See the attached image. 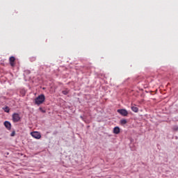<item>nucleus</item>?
<instances>
[{
	"label": "nucleus",
	"mask_w": 178,
	"mask_h": 178,
	"mask_svg": "<svg viewBox=\"0 0 178 178\" xmlns=\"http://www.w3.org/2000/svg\"><path fill=\"white\" fill-rule=\"evenodd\" d=\"M117 112L122 116H127V115H129V112L126 109H118Z\"/></svg>",
	"instance_id": "nucleus-4"
},
{
	"label": "nucleus",
	"mask_w": 178,
	"mask_h": 178,
	"mask_svg": "<svg viewBox=\"0 0 178 178\" xmlns=\"http://www.w3.org/2000/svg\"><path fill=\"white\" fill-rule=\"evenodd\" d=\"M12 118L13 122H14V123H17V122L20 121V115H19V113H13Z\"/></svg>",
	"instance_id": "nucleus-2"
},
{
	"label": "nucleus",
	"mask_w": 178,
	"mask_h": 178,
	"mask_svg": "<svg viewBox=\"0 0 178 178\" xmlns=\"http://www.w3.org/2000/svg\"><path fill=\"white\" fill-rule=\"evenodd\" d=\"M68 93H69V90H67L63 91V94L64 95H67Z\"/></svg>",
	"instance_id": "nucleus-11"
},
{
	"label": "nucleus",
	"mask_w": 178,
	"mask_h": 178,
	"mask_svg": "<svg viewBox=\"0 0 178 178\" xmlns=\"http://www.w3.org/2000/svg\"><path fill=\"white\" fill-rule=\"evenodd\" d=\"M3 111L4 112H6V113H9L10 109L8 106H6L5 108H3Z\"/></svg>",
	"instance_id": "nucleus-9"
},
{
	"label": "nucleus",
	"mask_w": 178,
	"mask_h": 178,
	"mask_svg": "<svg viewBox=\"0 0 178 178\" xmlns=\"http://www.w3.org/2000/svg\"><path fill=\"white\" fill-rule=\"evenodd\" d=\"M15 60H16V58H15L14 56H11L9 58L10 64L12 67H15Z\"/></svg>",
	"instance_id": "nucleus-6"
},
{
	"label": "nucleus",
	"mask_w": 178,
	"mask_h": 178,
	"mask_svg": "<svg viewBox=\"0 0 178 178\" xmlns=\"http://www.w3.org/2000/svg\"><path fill=\"white\" fill-rule=\"evenodd\" d=\"M120 133V128L119 127H115L113 128V134H119Z\"/></svg>",
	"instance_id": "nucleus-7"
},
{
	"label": "nucleus",
	"mask_w": 178,
	"mask_h": 178,
	"mask_svg": "<svg viewBox=\"0 0 178 178\" xmlns=\"http://www.w3.org/2000/svg\"><path fill=\"white\" fill-rule=\"evenodd\" d=\"M131 111H133V112H135V113H137V112H138V108L134 106H132L131 107Z\"/></svg>",
	"instance_id": "nucleus-8"
},
{
	"label": "nucleus",
	"mask_w": 178,
	"mask_h": 178,
	"mask_svg": "<svg viewBox=\"0 0 178 178\" xmlns=\"http://www.w3.org/2000/svg\"><path fill=\"white\" fill-rule=\"evenodd\" d=\"M42 112H43V113H44V112H45V111L42 110Z\"/></svg>",
	"instance_id": "nucleus-13"
},
{
	"label": "nucleus",
	"mask_w": 178,
	"mask_h": 178,
	"mask_svg": "<svg viewBox=\"0 0 178 178\" xmlns=\"http://www.w3.org/2000/svg\"><path fill=\"white\" fill-rule=\"evenodd\" d=\"M3 124H4L5 127L7 129V130H10V129H12V124H10V122L6 121V122H4Z\"/></svg>",
	"instance_id": "nucleus-5"
},
{
	"label": "nucleus",
	"mask_w": 178,
	"mask_h": 178,
	"mask_svg": "<svg viewBox=\"0 0 178 178\" xmlns=\"http://www.w3.org/2000/svg\"><path fill=\"white\" fill-rule=\"evenodd\" d=\"M16 134V132L15 131H13L11 134H10V136L11 137H15V135Z\"/></svg>",
	"instance_id": "nucleus-12"
},
{
	"label": "nucleus",
	"mask_w": 178,
	"mask_h": 178,
	"mask_svg": "<svg viewBox=\"0 0 178 178\" xmlns=\"http://www.w3.org/2000/svg\"><path fill=\"white\" fill-rule=\"evenodd\" d=\"M45 101V96L44 95H40L35 99V104L36 105H41Z\"/></svg>",
	"instance_id": "nucleus-1"
},
{
	"label": "nucleus",
	"mask_w": 178,
	"mask_h": 178,
	"mask_svg": "<svg viewBox=\"0 0 178 178\" xmlns=\"http://www.w3.org/2000/svg\"><path fill=\"white\" fill-rule=\"evenodd\" d=\"M31 136L33 137V138H36V140H40L41 138V134L38 131H33L31 133Z\"/></svg>",
	"instance_id": "nucleus-3"
},
{
	"label": "nucleus",
	"mask_w": 178,
	"mask_h": 178,
	"mask_svg": "<svg viewBox=\"0 0 178 178\" xmlns=\"http://www.w3.org/2000/svg\"><path fill=\"white\" fill-rule=\"evenodd\" d=\"M120 123H121V124H126V123H127V120H120Z\"/></svg>",
	"instance_id": "nucleus-10"
},
{
	"label": "nucleus",
	"mask_w": 178,
	"mask_h": 178,
	"mask_svg": "<svg viewBox=\"0 0 178 178\" xmlns=\"http://www.w3.org/2000/svg\"><path fill=\"white\" fill-rule=\"evenodd\" d=\"M40 111H42V108H40Z\"/></svg>",
	"instance_id": "nucleus-14"
}]
</instances>
